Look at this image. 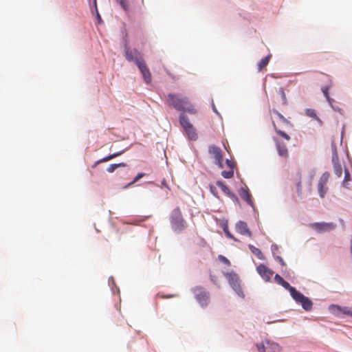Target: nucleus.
<instances>
[{"label": "nucleus", "instance_id": "obj_44", "mask_svg": "<svg viewBox=\"0 0 352 352\" xmlns=\"http://www.w3.org/2000/svg\"><path fill=\"white\" fill-rule=\"evenodd\" d=\"M212 109H213V111H214L217 114H219V113H218V111H217V109H216V107H215V106H214V104H212Z\"/></svg>", "mask_w": 352, "mask_h": 352}, {"label": "nucleus", "instance_id": "obj_39", "mask_svg": "<svg viewBox=\"0 0 352 352\" xmlns=\"http://www.w3.org/2000/svg\"><path fill=\"white\" fill-rule=\"evenodd\" d=\"M210 280L212 282H213L214 284H217L218 283V278H217V276L212 274H210Z\"/></svg>", "mask_w": 352, "mask_h": 352}, {"label": "nucleus", "instance_id": "obj_6", "mask_svg": "<svg viewBox=\"0 0 352 352\" xmlns=\"http://www.w3.org/2000/svg\"><path fill=\"white\" fill-rule=\"evenodd\" d=\"M194 294L197 300L201 305H206L209 302V293L203 287H197L194 289Z\"/></svg>", "mask_w": 352, "mask_h": 352}, {"label": "nucleus", "instance_id": "obj_41", "mask_svg": "<svg viewBox=\"0 0 352 352\" xmlns=\"http://www.w3.org/2000/svg\"><path fill=\"white\" fill-rule=\"evenodd\" d=\"M226 163H227L228 166L230 168V169H234V164L232 162H231L229 160H227Z\"/></svg>", "mask_w": 352, "mask_h": 352}, {"label": "nucleus", "instance_id": "obj_33", "mask_svg": "<svg viewBox=\"0 0 352 352\" xmlns=\"http://www.w3.org/2000/svg\"><path fill=\"white\" fill-rule=\"evenodd\" d=\"M278 94L281 96L283 104H287V98H286V95H285V93L284 91V89L283 88H280L278 89Z\"/></svg>", "mask_w": 352, "mask_h": 352}, {"label": "nucleus", "instance_id": "obj_34", "mask_svg": "<svg viewBox=\"0 0 352 352\" xmlns=\"http://www.w3.org/2000/svg\"><path fill=\"white\" fill-rule=\"evenodd\" d=\"M117 3L120 5V6L124 10L127 11L129 9V5L126 0H116Z\"/></svg>", "mask_w": 352, "mask_h": 352}, {"label": "nucleus", "instance_id": "obj_36", "mask_svg": "<svg viewBox=\"0 0 352 352\" xmlns=\"http://www.w3.org/2000/svg\"><path fill=\"white\" fill-rule=\"evenodd\" d=\"M145 175L144 173H138L136 177L133 179V180L129 184V186H131L133 185V184H135V182H137L139 179H140L141 178H142Z\"/></svg>", "mask_w": 352, "mask_h": 352}, {"label": "nucleus", "instance_id": "obj_11", "mask_svg": "<svg viewBox=\"0 0 352 352\" xmlns=\"http://www.w3.org/2000/svg\"><path fill=\"white\" fill-rule=\"evenodd\" d=\"M208 151L209 153L214 158L216 164L219 165V167H222L223 155L221 148L212 145L209 147Z\"/></svg>", "mask_w": 352, "mask_h": 352}, {"label": "nucleus", "instance_id": "obj_3", "mask_svg": "<svg viewBox=\"0 0 352 352\" xmlns=\"http://www.w3.org/2000/svg\"><path fill=\"white\" fill-rule=\"evenodd\" d=\"M179 123L181 126L183 127L186 135L188 139L191 140H197L198 138V135L197 133V131L193 125L190 123L189 118L184 113H181L179 115Z\"/></svg>", "mask_w": 352, "mask_h": 352}, {"label": "nucleus", "instance_id": "obj_15", "mask_svg": "<svg viewBox=\"0 0 352 352\" xmlns=\"http://www.w3.org/2000/svg\"><path fill=\"white\" fill-rule=\"evenodd\" d=\"M240 197L245 201L250 206H253L251 195L247 188H241L239 190Z\"/></svg>", "mask_w": 352, "mask_h": 352}, {"label": "nucleus", "instance_id": "obj_26", "mask_svg": "<svg viewBox=\"0 0 352 352\" xmlns=\"http://www.w3.org/2000/svg\"><path fill=\"white\" fill-rule=\"evenodd\" d=\"M126 164L125 163L112 164L108 166L107 170L109 173H113L118 167H125Z\"/></svg>", "mask_w": 352, "mask_h": 352}, {"label": "nucleus", "instance_id": "obj_8", "mask_svg": "<svg viewBox=\"0 0 352 352\" xmlns=\"http://www.w3.org/2000/svg\"><path fill=\"white\" fill-rule=\"evenodd\" d=\"M256 347L259 352H280V346L274 342L266 341L265 343L257 344Z\"/></svg>", "mask_w": 352, "mask_h": 352}, {"label": "nucleus", "instance_id": "obj_9", "mask_svg": "<svg viewBox=\"0 0 352 352\" xmlns=\"http://www.w3.org/2000/svg\"><path fill=\"white\" fill-rule=\"evenodd\" d=\"M311 228L319 232H327L335 229L336 224L333 223H314L311 224Z\"/></svg>", "mask_w": 352, "mask_h": 352}, {"label": "nucleus", "instance_id": "obj_5", "mask_svg": "<svg viewBox=\"0 0 352 352\" xmlns=\"http://www.w3.org/2000/svg\"><path fill=\"white\" fill-rule=\"evenodd\" d=\"M223 275L227 278L230 285L240 296H243V291L240 285V279L236 273L233 271L224 272Z\"/></svg>", "mask_w": 352, "mask_h": 352}, {"label": "nucleus", "instance_id": "obj_24", "mask_svg": "<svg viewBox=\"0 0 352 352\" xmlns=\"http://www.w3.org/2000/svg\"><path fill=\"white\" fill-rule=\"evenodd\" d=\"M249 248L251 250V252L259 259H264L263 254L262 252L257 248L254 247L252 245H249Z\"/></svg>", "mask_w": 352, "mask_h": 352}, {"label": "nucleus", "instance_id": "obj_42", "mask_svg": "<svg viewBox=\"0 0 352 352\" xmlns=\"http://www.w3.org/2000/svg\"><path fill=\"white\" fill-rule=\"evenodd\" d=\"M277 259L278 260L279 263L282 265H285V263L284 262L283 259L280 257V256H278L277 257Z\"/></svg>", "mask_w": 352, "mask_h": 352}, {"label": "nucleus", "instance_id": "obj_37", "mask_svg": "<svg viewBox=\"0 0 352 352\" xmlns=\"http://www.w3.org/2000/svg\"><path fill=\"white\" fill-rule=\"evenodd\" d=\"M218 258H219V260L221 262L223 263L224 264H226V265H228V266H230V264H231V263H230V261H229L226 257H225L224 256H223V255H219V256H218Z\"/></svg>", "mask_w": 352, "mask_h": 352}, {"label": "nucleus", "instance_id": "obj_7", "mask_svg": "<svg viewBox=\"0 0 352 352\" xmlns=\"http://www.w3.org/2000/svg\"><path fill=\"white\" fill-rule=\"evenodd\" d=\"M135 63L140 70L144 81L146 83H150L151 82V74L145 62L140 58L135 59Z\"/></svg>", "mask_w": 352, "mask_h": 352}, {"label": "nucleus", "instance_id": "obj_2", "mask_svg": "<svg viewBox=\"0 0 352 352\" xmlns=\"http://www.w3.org/2000/svg\"><path fill=\"white\" fill-rule=\"evenodd\" d=\"M170 224L173 230L176 232H182L186 227V222L179 207L175 208L172 212Z\"/></svg>", "mask_w": 352, "mask_h": 352}, {"label": "nucleus", "instance_id": "obj_23", "mask_svg": "<svg viewBox=\"0 0 352 352\" xmlns=\"http://www.w3.org/2000/svg\"><path fill=\"white\" fill-rule=\"evenodd\" d=\"M305 115L308 117L312 118L313 119L317 120L320 124H322V120L317 116L316 113L313 109H307L305 110Z\"/></svg>", "mask_w": 352, "mask_h": 352}, {"label": "nucleus", "instance_id": "obj_35", "mask_svg": "<svg viewBox=\"0 0 352 352\" xmlns=\"http://www.w3.org/2000/svg\"><path fill=\"white\" fill-rule=\"evenodd\" d=\"M300 177H301V175L299 173L298 174V180L296 183V190L299 195H300L302 193V186H301Z\"/></svg>", "mask_w": 352, "mask_h": 352}, {"label": "nucleus", "instance_id": "obj_12", "mask_svg": "<svg viewBox=\"0 0 352 352\" xmlns=\"http://www.w3.org/2000/svg\"><path fill=\"white\" fill-rule=\"evenodd\" d=\"M279 156L287 159L289 157V152L285 144L281 142L276 138H273Z\"/></svg>", "mask_w": 352, "mask_h": 352}, {"label": "nucleus", "instance_id": "obj_19", "mask_svg": "<svg viewBox=\"0 0 352 352\" xmlns=\"http://www.w3.org/2000/svg\"><path fill=\"white\" fill-rule=\"evenodd\" d=\"M274 280L275 282L278 284V285H282L285 289H287V290H289L291 287H292V286H291L289 285V283H287V281H285L280 275L278 274H276L275 276H274Z\"/></svg>", "mask_w": 352, "mask_h": 352}, {"label": "nucleus", "instance_id": "obj_18", "mask_svg": "<svg viewBox=\"0 0 352 352\" xmlns=\"http://www.w3.org/2000/svg\"><path fill=\"white\" fill-rule=\"evenodd\" d=\"M322 93H323L324 96H325V98H327V101L329 102V104L331 105V107L335 111H338L340 112L341 109L340 108L335 107L333 105V102L334 101V100L331 98L329 95V87L326 86V87H322Z\"/></svg>", "mask_w": 352, "mask_h": 352}, {"label": "nucleus", "instance_id": "obj_30", "mask_svg": "<svg viewBox=\"0 0 352 352\" xmlns=\"http://www.w3.org/2000/svg\"><path fill=\"white\" fill-rule=\"evenodd\" d=\"M274 112L277 115V116L278 117L280 120L283 124H287V125H290L291 124L290 122L287 118H285L281 113H280L278 111H274Z\"/></svg>", "mask_w": 352, "mask_h": 352}, {"label": "nucleus", "instance_id": "obj_45", "mask_svg": "<svg viewBox=\"0 0 352 352\" xmlns=\"http://www.w3.org/2000/svg\"><path fill=\"white\" fill-rule=\"evenodd\" d=\"M98 17L99 19H100V16L99 15V14L98 13Z\"/></svg>", "mask_w": 352, "mask_h": 352}, {"label": "nucleus", "instance_id": "obj_32", "mask_svg": "<svg viewBox=\"0 0 352 352\" xmlns=\"http://www.w3.org/2000/svg\"><path fill=\"white\" fill-rule=\"evenodd\" d=\"M332 148V162L338 161L337 148L335 144L331 145Z\"/></svg>", "mask_w": 352, "mask_h": 352}, {"label": "nucleus", "instance_id": "obj_27", "mask_svg": "<svg viewBox=\"0 0 352 352\" xmlns=\"http://www.w3.org/2000/svg\"><path fill=\"white\" fill-rule=\"evenodd\" d=\"M329 173L328 172H325L324 173L320 179H319V182H318V184H320V185H326L327 186V184L328 182V180H329Z\"/></svg>", "mask_w": 352, "mask_h": 352}, {"label": "nucleus", "instance_id": "obj_22", "mask_svg": "<svg viewBox=\"0 0 352 352\" xmlns=\"http://www.w3.org/2000/svg\"><path fill=\"white\" fill-rule=\"evenodd\" d=\"M271 55H268L265 58H262L258 64V69L259 72L262 71L268 65Z\"/></svg>", "mask_w": 352, "mask_h": 352}, {"label": "nucleus", "instance_id": "obj_21", "mask_svg": "<svg viewBox=\"0 0 352 352\" xmlns=\"http://www.w3.org/2000/svg\"><path fill=\"white\" fill-rule=\"evenodd\" d=\"M272 124L274 126V130L276 131V133L279 135L280 136L281 138H284L285 140L287 141H289L291 140V138L290 136L286 133L285 132H284L283 131H281L280 129H279L276 124H275L274 122H272Z\"/></svg>", "mask_w": 352, "mask_h": 352}, {"label": "nucleus", "instance_id": "obj_25", "mask_svg": "<svg viewBox=\"0 0 352 352\" xmlns=\"http://www.w3.org/2000/svg\"><path fill=\"white\" fill-rule=\"evenodd\" d=\"M334 173L340 177L342 175V168L338 161L333 162Z\"/></svg>", "mask_w": 352, "mask_h": 352}, {"label": "nucleus", "instance_id": "obj_38", "mask_svg": "<svg viewBox=\"0 0 352 352\" xmlns=\"http://www.w3.org/2000/svg\"><path fill=\"white\" fill-rule=\"evenodd\" d=\"M350 180V174L347 169H345L344 171V184L347 183Z\"/></svg>", "mask_w": 352, "mask_h": 352}, {"label": "nucleus", "instance_id": "obj_1", "mask_svg": "<svg viewBox=\"0 0 352 352\" xmlns=\"http://www.w3.org/2000/svg\"><path fill=\"white\" fill-rule=\"evenodd\" d=\"M167 103L176 110L182 111V113L187 112L191 115H195L197 113V109L188 98L179 94H168Z\"/></svg>", "mask_w": 352, "mask_h": 352}, {"label": "nucleus", "instance_id": "obj_4", "mask_svg": "<svg viewBox=\"0 0 352 352\" xmlns=\"http://www.w3.org/2000/svg\"><path fill=\"white\" fill-rule=\"evenodd\" d=\"M293 299L298 303H300L302 308L306 311H310L312 309V302L302 293L297 291L294 287L289 290Z\"/></svg>", "mask_w": 352, "mask_h": 352}, {"label": "nucleus", "instance_id": "obj_10", "mask_svg": "<svg viewBox=\"0 0 352 352\" xmlns=\"http://www.w3.org/2000/svg\"><path fill=\"white\" fill-rule=\"evenodd\" d=\"M258 274L265 282H269L274 274V272L263 264H260L256 267Z\"/></svg>", "mask_w": 352, "mask_h": 352}, {"label": "nucleus", "instance_id": "obj_28", "mask_svg": "<svg viewBox=\"0 0 352 352\" xmlns=\"http://www.w3.org/2000/svg\"><path fill=\"white\" fill-rule=\"evenodd\" d=\"M318 192L320 197L323 198L328 190V188L326 185H320V184H318Z\"/></svg>", "mask_w": 352, "mask_h": 352}, {"label": "nucleus", "instance_id": "obj_20", "mask_svg": "<svg viewBox=\"0 0 352 352\" xmlns=\"http://www.w3.org/2000/svg\"><path fill=\"white\" fill-rule=\"evenodd\" d=\"M122 153H123V151L118 152V153H113V154H111V155H108L107 157H104L98 160L95 163L94 167H95L96 165H98V164H99L100 163L108 162V161L115 158L116 157H118V156L120 155Z\"/></svg>", "mask_w": 352, "mask_h": 352}, {"label": "nucleus", "instance_id": "obj_13", "mask_svg": "<svg viewBox=\"0 0 352 352\" xmlns=\"http://www.w3.org/2000/svg\"><path fill=\"white\" fill-rule=\"evenodd\" d=\"M235 228L236 232L240 234L246 235L249 237L252 236V233L249 230L247 223L244 221H239L237 222Z\"/></svg>", "mask_w": 352, "mask_h": 352}, {"label": "nucleus", "instance_id": "obj_31", "mask_svg": "<svg viewBox=\"0 0 352 352\" xmlns=\"http://www.w3.org/2000/svg\"><path fill=\"white\" fill-rule=\"evenodd\" d=\"M221 175L226 179L232 178L234 175V169H230V170H223L221 173Z\"/></svg>", "mask_w": 352, "mask_h": 352}, {"label": "nucleus", "instance_id": "obj_14", "mask_svg": "<svg viewBox=\"0 0 352 352\" xmlns=\"http://www.w3.org/2000/svg\"><path fill=\"white\" fill-rule=\"evenodd\" d=\"M331 311L335 314H343L345 315H348L352 316V307H340L339 305H333L330 307Z\"/></svg>", "mask_w": 352, "mask_h": 352}, {"label": "nucleus", "instance_id": "obj_17", "mask_svg": "<svg viewBox=\"0 0 352 352\" xmlns=\"http://www.w3.org/2000/svg\"><path fill=\"white\" fill-rule=\"evenodd\" d=\"M216 184L221 188V190L227 195H228L231 198H235L236 200L238 199L237 197H235L234 194L232 193L229 188L223 184V182L221 181H217Z\"/></svg>", "mask_w": 352, "mask_h": 352}, {"label": "nucleus", "instance_id": "obj_16", "mask_svg": "<svg viewBox=\"0 0 352 352\" xmlns=\"http://www.w3.org/2000/svg\"><path fill=\"white\" fill-rule=\"evenodd\" d=\"M138 52L135 49H133V50L126 49L125 51V58L129 61H135V59L139 58L138 57Z\"/></svg>", "mask_w": 352, "mask_h": 352}, {"label": "nucleus", "instance_id": "obj_40", "mask_svg": "<svg viewBox=\"0 0 352 352\" xmlns=\"http://www.w3.org/2000/svg\"><path fill=\"white\" fill-rule=\"evenodd\" d=\"M210 191L211 192L217 197H218L217 196V190H216V188L214 187V186H210Z\"/></svg>", "mask_w": 352, "mask_h": 352}, {"label": "nucleus", "instance_id": "obj_43", "mask_svg": "<svg viewBox=\"0 0 352 352\" xmlns=\"http://www.w3.org/2000/svg\"><path fill=\"white\" fill-rule=\"evenodd\" d=\"M176 296V295L175 294H170V295H168V296H162V298H173V297H175Z\"/></svg>", "mask_w": 352, "mask_h": 352}, {"label": "nucleus", "instance_id": "obj_29", "mask_svg": "<svg viewBox=\"0 0 352 352\" xmlns=\"http://www.w3.org/2000/svg\"><path fill=\"white\" fill-rule=\"evenodd\" d=\"M223 232L225 233V234L226 235V236L229 239H231L235 241H238V239H236L231 233L228 230V227L227 225H225L223 226Z\"/></svg>", "mask_w": 352, "mask_h": 352}]
</instances>
